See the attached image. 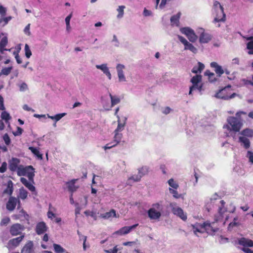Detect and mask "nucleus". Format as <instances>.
<instances>
[{
  "mask_svg": "<svg viewBox=\"0 0 253 253\" xmlns=\"http://www.w3.org/2000/svg\"><path fill=\"white\" fill-rule=\"evenodd\" d=\"M246 113L243 111L238 112L236 113L237 117H230L227 119V123L223 126L224 129H227L230 131L235 132H239L243 126L242 120L238 118L241 115H246Z\"/></svg>",
  "mask_w": 253,
  "mask_h": 253,
  "instance_id": "1",
  "label": "nucleus"
},
{
  "mask_svg": "<svg viewBox=\"0 0 253 253\" xmlns=\"http://www.w3.org/2000/svg\"><path fill=\"white\" fill-rule=\"evenodd\" d=\"M164 207L162 201L153 204L148 211V216L150 219L159 220L164 212Z\"/></svg>",
  "mask_w": 253,
  "mask_h": 253,
  "instance_id": "2",
  "label": "nucleus"
},
{
  "mask_svg": "<svg viewBox=\"0 0 253 253\" xmlns=\"http://www.w3.org/2000/svg\"><path fill=\"white\" fill-rule=\"evenodd\" d=\"M212 15L214 17L213 22L215 24L225 21L226 15L224 12L223 7L218 1H213Z\"/></svg>",
  "mask_w": 253,
  "mask_h": 253,
  "instance_id": "3",
  "label": "nucleus"
},
{
  "mask_svg": "<svg viewBox=\"0 0 253 253\" xmlns=\"http://www.w3.org/2000/svg\"><path fill=\"white\" fill-rule=\"evenodd\" d=\"M34 172V169L31 166L25 167L21 166L17 168L18 175L19 176H27L30 181L33 180L35 176Z\"/></svg>",
  "mask_w": 253,
  "mask_h": 253,
  "instance_id": "4",
  "label": "nucleus"
},
{
  "mask_svg": "<svg viewBox=\"0 0 253 253\" xmlns=\"http://www.w3.org/2000/svg\"><path fill=\"white\" fill-rule=\"evenodd\" d=\"M192 85L190 87L189 94H192V92L194 90H198L201 92L203 89V83L202 82V76L200 75H196L191 79Z\"/></svg>",
  "mask_w": 253,
  "mask_h": 253,
  "instance_id": "5",
  "label": "nucleus"
},
{
  "mask_svg": "<svg viewBox=\"0 0 253 253\" xmlns=\"http://www.w3.org/2000/svg\"><path fill=\"white\" fill-rule=\"evenodd\" d=\"M220 205H218V212L219 216L217 217L216 220H219L221 217H223V214L225 212L233 213L235 211L236 208L234 205L230 204L228 205V209H227L224 207L225 202L223 200L219 201Z\"/></svg>",
  "mask_w": 253,
  "mask_h": 253,
  "instance_id": "6",
  "label": "nucleus"
},
{
  "mask_svg": "<svg viewBox=\"0 0 253 253\" xmlns=\"http://www.w3.org/2000/svg\"><path fill=\"white\" fill-rule=\"evenodd\" d=\"M235 95L236 94L234 93H231L230 86H227L220 90L219 92L215 94V96L216 98L228 100L234 98Z\"/></svg>",
  "mask_w": 253,
  "mask_h": 253,
  "instance_id": "7",
  "label": "nucleus"
},
{
  "mask_svg": "<svg viewBox=\"0 0 253 253\" xmlns=\"http://www.w3.org/2000/svg\"><path fill=\"white\" fill-rule=\"evenodd\" d=\"M180 31L182 34L185 35L187 37L190 42H195L198 38L194 31L190 27L181 28Z\"/></svg>",
  "mask_w": 253,
  "mask_h": 253,
  "instance_id": "8",
  "label": "nucleus"
},
{
  "mask_svg": "<svg viewBox=\"0 0 253 253\" xmlns=\"http://www.w3.org/2000/svg\"><path fill=\"white\" fill-rule=\"evenodd\" d=\"M197 32L199 34V42L201 44L208 43L211 40V35L208 33L205 32L203 28H199L198 29Z\"/></svg>",
  "mask_w": 253,
  "mask_h": 253,
  "instance_id": "9",
  "label": "nucleus"
},
{
  "mask_svg": "<svg viewBox=\"0 0 253 253\" xmlns=\"http://www.w3.org/2000/svg\"><path fill=\"white\" fill-rule=\"evenodd\" d=\"M116 72L119 83L126 82V78L125 75V70L126 66L121 63L117 64L116 66Z\"/></svg>",
  "mask_w": 253,
  "mask_h": 253,
  "instance_id": "10",
  "label": "nucleus"
},
{
  "mask_svg": "<svg viewBox=\"0 0 253 253\" xmlns=\"http://www.w3.org/2000/svg\"><path fill=\"white\" fill-rule=\"evenodd\" d=\"M179 41L184 45V50H189L194 54L198 52V49L185 38L181 36H178Z\"/></svg>",
  "mask_w": 253,
  "mask_h": 253,
  "instance_id": "11",
  "label": "nucleus"
},
{
  "mask_svg": "<svg viewBox=\"0 0 253 253\" xmlns=\"http://www.w3.org/2000/svg\"><path fill=\"white\" fill-rule=\"evenodd\" d=\"M170 207L171 208L172 211L174 214L177 215L183 220H186V214L184 212L183 210L181 208L176 206V203H170Z\"/></svg>",
  "mask_w": 253,
  "mask_h": 253,
  "instance_id": "12",
  "label": "nucleus"
},
{
  "mask_svg": "<svg viewBox=\"0 0 253 253\" xmlns=\"http://www.w3.org/2000/svg\"><path fill=\"white\" fill-rule=\"evenodd\" d=\"M114 140L111 143L107 144L104 146L105 150L110 149L113 147L116 146L118 143H119L122 138V134L120 132H117L114 131Z\"/></svg>",
  "mask_w": 253,
  "mask_h": 253,
  "instance_id": "13",
  "label": "nucleus"
},
{
  "mask_svg": "<svg viewBox=\"0 0 253 253\" xmlns=\"http://www.w3.org/2000/svg\"><path fill=\"white\" fill-rule=\"evenodd\" d=\"M20 204V202L18 199L15 197H10L6 204V209L9 211H12L15 208L17 204L18 205V209H19Z\"/></svg>",
  "mask_w": 253,
  "mask_h": 253,
  "instance_id": "14",
  "label": "nucleus"
},
{
  "mask_svg": "<svg viewBox=\"0 0 253 253\" xmlns=\"http://www.w3.org/2000/svg\"><path fill=\"white\" fill-rule=\"evenodd\" d=\"M217 197L218 195L214 194L211 197L207 198L205 200V207L208 211L211 210L213 205L216 202Z\"/></svg>",
  "mask_w": 253,
  "mask_h": 253,
  "instance_id": "15",
  "label": "nucleus"
},
{
  "mask_svg": "<svg viewBox=\"0 0 253 253\" xmlns=\"http://www.w3.org/2000/svg\"><path fill=\"white\" fill-rule=\"evenodd\" d=\"M95 67L101 70L103 74L107 77L108 80L112 79V75L107 63H103L100 65H96Z\"/></svg>",
  "mask_w": 253,
  "mask_h": 253,
  "instance_id": "16",
  "label": "nucleus"
},
{
  "mask_svg": "<svg viewBox=\"0 0 253 253\" xmlns=\"http://www.w3.org/2000/svg\"><path fill=\"white\" fill-rule=\"evenodd\" d=\"M138 224H135L130 226H125L121 228L119 230L116 231L113 233V235H123L129 233L132 229H134L138 226Z\"/></svg>",
  "mask_w": 253,
  "mask_h": 253,
  "instance_id": "17",
  "label": "nucleus"
},
{
  "mask_svg": "<svg viewBox=\"0 0 253 253\" xmlns=\"http://www.w3.org/2000/svg\"><path fill=\"white\" fill-rule=\"evenodd\" d=\"M23 230V226L20 224L16 223L11 227L10 232L12 235L16 236L19 234Z\"/></svg>",
  "mask_w": 253,
  "mask_h": 253,
  "instance_id": "18",
  "label": "nucleus"
},
{
  "mask_svg": "<svg viewBox=\"0 0 253 253\" xmlns=\"http://www.w3.org/2000/svg\"><path fill=\"white\" fill-rule=\"evenodd\" d=\"M24 237V235H22L9 241L7 244L8 248L12 249L17 247L23 239Z\"/></svg>",
  "mask_w": 253,
  "mask_h": 253,
  "instance_id": "19",
  "label": "nucleus"
},
{
  "mask_svg": "<svg viewBox=\"0 0 253 253\" xmlns=\"http://www.w3.org/2000/svg\"><path fill=\"white\" fill-rule=\"evenodd\" d=\"M192 227L193 232L198 236H199V234L205 232L204 223L203 224L200 223H196L192 225Z\"/></svg>",
  "mask_w": 253,
  "mask_h": 253,
  "instance_id": "20",
  "label": "nucleus"
},
{
  "mask_svg": "<svg viewBox=\"0 0 253 253\" xmlns=\"http://www.w3.org/2000/svg\"><path fill=\"white\" fill-rule=\"evenodd\" d=\"M211 67L214 69V72L218 77H220L221 75L224 73V70L220 65H218L215 62H212L210 64Z\"/></svg>",
  "mask_w": 253,
  "mask_h": 253,
  "instance_id": "21",
  "label": "nucleus"
},
{
  "mask_svg": "<svg viewBox=\"0 0 253 253\" xmlns=\"http://www.w3.org/2000/svg\"><path fill=\"white\" fill-rule=\"evenodd\" d=\"M47 227L44 222L38 223L36 227V231L38 235L43 234L46 231Z\"/></svg>",
  "mask_w": 253,
  "mask_h": 253,
  "instance_id": "22",
  "label": "nucleus"
},
{
  "mask_svg": "<svg viewBox=\"0 0 253 253\" xmlns=\"http://www.w3.org/2000/svg\"><path fill=\"white\" fill-rule=\"evenodd\" d=\"M214 223H211L208 222L204 223L205 232H207L209 234L213 233L217 231V228L213 227Z\"/></svg>",
  "mask_w": 253,
  "mask_h": 253,
  "instance_id": "23",
  "label": "nucleus"
},
{
  "mask_svg": "<svg viewBox=\"0 0 253 253\" xmlns=\"http://www.w3.org/2000/svg\"><path fill=\"white\" fill-rule=\"evenodd\" d=\"M101 103L105 110H110L111 109V103H110L109 98L104 95L101 97Z\"/></svg>",
  "mask_w": 253,
  "mask_h": 253,
  "instance_id": "24",
  "label": "nucleus"
},
{
  "mask_svg": "<svg viewBox=\"0 0 253 253\" xmlns=\"http://www.w3.org/2000/svg\"><path fill=\"white\" fill-rule=\"evenodd\" d=\"M21 253H34L33 242L28 241L23 247Z\"/></svg>",
  "mask_w": 253,
  "mask_h": 253,
  "instance_id": "25",
  "label": "nucleus"
},
{
  "mask_svg": "<svg viewBox=\"0 0 253 253\" xmlns=\"http://www.w3.org/2000/svg\"><path fill=\"white\" fill-rule=\"evenodd\" d=\"M8 43V39L7 37H3L0 41V51L1 53H3L4 51L8 50L10 51L11 49H7L4 47L6 46Z\"/></svg>",
  "mask_w": 253,
  "mask_h": 253,
  "instance_id": "26",
  "label": "nucleus"
},
{
  "mask_svg": "<svg viewBox=\"0 0 253 253\" xmlns=\"http://www.w3.org/2000/svg\"><path fill=\"white\" fill-rule=\"evenodd\" d=\"M239 142L241 145L245 148L248 149L250 146V142L247 138L244 136H240L239 138Z\"/></svg>",
  "mask_w": 253,
  "mask_h": 253,
  "instance_id": "27",
  "label": "nucleus"
},
{
  "mask_svg": "<svg viewBox=\"0 0 253 253\" xmlns=\"http://www.w3.org/2000/svg\"><path fill=\"white\" fill-rule=\"evenodd\" d=\"M56 211L57 209L50 204L49 205L48 211L47 213L48 218L50 219H53V217H55V212Z\"/></svg>",
  "mask_w": 253,
  "mask_h": 253,
  "instance_id": "28",
  "label": "nucleus"
},
{
  "mask_svg": "<svg viewBox=\"0 0 253 253\" xmlns=\"http://www.w3.org/2000/svg\"><path fill=\"white\" fill-rule=\"evenodd\" d=\"M180 13H178L176 15L172 16L170 18L171 25L172 26H178L179 24V18Z\"/></svg>",
  "mask_w": 253,
  "mask_h": 253,
  "instance_id": "29",
  "label": "nucleus"
},
{
  "mask_svg": "<svg viewBox=\"0 0 253 253\" xmlns=\"http://www.w3.org/2000/svg\"><path fill=\"white\" fill-rule=\"evenodd\" d=\"M100 216L106 219H110L112 217H116V211L114 210H111L109 212L101 214Z\"/></svg>",
  "mask_w": 253,
  "mask_h": 253,
  "instance_id": "30",
  "label": "nucleus"
},
{
  "mask_svg": "<svg viewBox=\"0 0 253 253\" xmlns=\"http://www.w3.org/2000/svg\"><path fill=\"white\" fill-rule=\"evenodd\" d=\"M109 96L111 99V108L120 102L121 100L119 96L117 95H113L110 93H109Z\"/></svg>",
  "mask_w": 253,
  "mask_h": 253,
  "instance_id": "31",
  "label": "nucleus"
},
{
  "mask_svg": "<svg viewBox=\"0 0 253 253\" xmlns=\"http://www.w3.org/2000/svg\"><path fill=\"white\" fill-rule=\"evenodd\" d=\"M205 68L204 65L201 63L198 62L197 65H195L192 69V72L195 74L201 73Z\"/></svg>",
  "mask_w": 253,
  "mask_h": 253,
  "instance_id": "32",
  "label": "nucleus"
},
{
  "mask_svg": "<svg viewBox=\"0 0 253 253\" xmlns=\"http://www.w3.org/2000/svg\"><path fill=\"white\" fill-rule=\"evenodd\" d=\"M76 181V179H73L66 183L69 191L71 192L75 191L78 188V187L75 185Z\"/></svg>",
  "mask_w": 253,
  "mask_h": 253,
  "instance_id": "33",
  "label": "nucleus"
},
{
  "mask_svg": "<svg viewBox=\"0 0 253 253\" xmlns=\"http://www.w3.org/2000/svg\"><path fill=\"white\" fill-rule=\"evenodd\" d=\"M21 217H23L26 220H28L29 218L28 214L23 209L20 211L19 214H15L12 216V217L15 219H20Z\"/></svg>",
  "mask_w": 253,
  "mask_h": 253,
  "instance_id": "34",
  "label": "nucleus"
},
{
  "mask_svg": "<svg viewBox=\"0 0 253 253\" xmlns=\"http://www.w3.org/2000/svg\"><path fill=\"white\" fill-rule=\"evenodd\" d=\"M13 191V183L11 180H9L7 182L6 188L4 189L3 193L11 195L12 194Z\"/></svg>",
  "mask_w": 253,
  "mask_h": 253,
  "instance_id": "35",
  "label": "nucleus"
},
{
  "mask_svg": "<svg viewBox=\"0 0 253 253\" xmlns=\"http://www.w3.org/2000/svg\"><path fill=\"white\" fill-rule=\"evenodd\" d=\"M29 149L40 160L42 159V155L40 153L38 148L29 147Z\"/></svg>",
  "mask_w": 253,
  "mask_h": 253,
  "instance_id": "36",
  "label": "nucleus"
},
{
  "mask_svg": "<svg viewBox=\"0 0 253 253\" xmlns=\"http://www.w3.org/2000/svg\"><path fill=\"white\" fill-rule=\"evenodd\" d=\"M12 17L11 16H3L1 17V18H0V25L2 27L6 25L8 22L12 19Z\"/></svg>",
  "mask_w": 253,
  "mask_h": 253,
  "instance_id": "37",
  "label": "nucleus"
},
{
  "mask_svg": "<svg viewBox=\"0 0 253 253\" xmlns=\"http://www.w3.org/2000/svg\"><path fill=\"white\" fill-rule=\"evenodd\" d=\"M205 75L208 76V79L209 82L213 83L217 80L215 74L211 72L210 71H206L205 72Z\"/></svg>",
  "mask_w": 253,
  "mask_h": 253,
  "instance_id": "38",
  "label": "nucleus"
},
{
  "mask_svg": "<svg viewBox=\"0 0 253 253\" xmlns=\"http://www.w3.org/2000/svg\"><path fill=\"white\" fill-rule=\"evenodd\" d=\"M66 115V113H60L55 115L54 116H50L48 114L47 115V116L48 118H50L53 120H54L55 123L59 121L61 118L64 117Z\"/></svg>",
  "mask_w": 253,
  "mask_h": 253,
  "instance_id": "39",
  "label": "nucleus"
},
{
  "mask_svg": "<svg viewBox=\"0 0 253 253\" xmlns=\"http://www.w3.org/2000/svg\"><path fill=\"white\" fill-rule=\"evenodd\" d=\"M27 196L28 192L23 187L20 188L19 189L18 198L22 200H25L27 198Z\"/></svg>",
  "mask_w": 253,
  "mask_h": 253,
  "instance_id": "40",
  "label": "nucleus"
},
{
  "mask_svg": "<svg viewBox=\"0 0 253 253\" xmlns=\"http://www.w3.org/2000/svg\"><path fill=\"white\" fill-rule=\"evenodd\" d=\"M1 118L2 120L5 121V123L8 125V126H9L10 124L9 120L11 119V117L10 116L9 114L7 112L3 111L1 114Z\"/></svg>",
  "mask_w": 253,
  "mask_h": 253,
  "instance_id": "41",
  "label": "nucleus"
},
{
  "mask_svg": "<svg viewBox=\"0 0 253 253\" xmlns=\"http://www.w3.org/2000/svg\"><path fill=\"white\" fill-rule=\"evenodd\" d=\"M118 120V126L117 128L114 131L117 132H120L124 129L125 123H121L120 118L118 116H117Z\"/></svg>",
  "mask_w": 253,
  "mask_h": 253,
  "instance_id": "42",
  "label": "nucleus"
},
{
  "mask_svg": "<svg viewBox=\"0 0 253 253\" xmlns=\"http://www.w3.org/2000/svg\"><path fill=\"white\" fill-rule=\"evenodd\" d=\"M240 133L243 136L252 137L253 136V130L250 128H246L242 131Z\"/></svg>",
  "mask_w": 253,
  "mask_h": 253,
  "instance_id": "43",
  "label": "nucleus"
},
{
  "mask_svg": "<svg viewBox=\"0 0 253 253\" xmlns=\"http://www.w3.org/2000/svg\"><path fill=\"white\" fill-rule=\"evenodd\" d=\"M125 8V6L124 5L119 6L117 10L118 12V14L117 16V18L121 19L122 18L124 14V9Z\"/></svg>",
  "mask_w": 253,
  "mask_h": 253,
  "instance_id": "44",
  "label": "nucleus"
},
{
  "mask_svg": "<svg viewBox=\"0 0 253 253\" xmlns=\"http://www.w3.org/2000/svg\"><path fill=\"white\" fill-rule=\"evenodd\" d=\"M53 246L56 253H64L66 252L65 250L59 245L54 244Z\"/></svg>",
  "mask_w": 253,
  "mask_h": 253,
  "instance_id": "45",
  "label": "nucleus"
},
{
  "mask_svg": "<svg viewBox=\"0 0 253 253\" xmlns=\"http://www.w3.org/2000/svg\"><path fill=\"white\" fill-rule=\"evenodd\" d=\"M149 171V168L146 166H144L138 169V174L142 177L146 174Z\"/></svg>",
  "mask_w": 253,
  "mask_h": 253,
  "instance_id": "46",
  "label": "nucleus"
},
{
  "mask_svg": "<svg viewBox=\"0 0 253 253\" xmlns=\"http://www.w3.org/2000/svg\"><path fill=\"white\" fill-rule=\"evenodd\" d=\"M168 183H169V186L170 187V188H171L172 189H177V188L178 187V184L172 178L170 179L168 181Z\"/></svg>",
  "mask_w": 253,
  "mask_h": 253,
  "instance_id": "47",
  "label": "nucleus"
},
{
  "mask_svg": "<svg viewBox=\"0 0 253 253\" xmlns=\"http://www.w3.org/2000/svg\"><path fill=\"white\" fill-rule=\"evenodd\" d=\"M31 181L33 182V181H30L28 183V184L25 186L30 191L33 192V193L36 194V188L33 185V183L31 182Z\"/></svg>",
  "mask_w": 253,
  "mask_h": 253,
  "instance_id": "48",
  "label": "nucleus"
},
{
  "mask_svg": "<svg viewBox=\"0 0 253 253\" xmlns=\"http://www.w3.org/2000/svg\"><path fill=\"white\" fill-rule=\"evenodd\" d=\"M12 69V66L3 68L1 71V74L7 76L10 74Z\"/></svg>",
  "mask_w": 253,
  "mask_h": 253,
  "instance_id": "49",
  "label": "nucleus"
},
{
  "mask_svg": "<svg viewBox=\"0 0 253 253\" xmlns=\"http://www.w3.org/2000/svg\"><path fill=\"white\" fill-rule=\"evenodd\" d=\"M24 50L26 57L27 58H29L32 55V52L29 45L27 44H25Z\"/></svg>",
  "mask_w": 253,
  "mask_h": 253,
  "instance_id": "50",
  "label": "nucleus"
},
{
  "mask_svg": "<svg viewBox=\"0 0 253 253\" xmlns=\"http://www.w3.org/2000/svg\"><path fill=\"white\" fill-rule=\"evenodd\" d=\"M237 220L238 217H235L234 218V221L229 224V226L228 227V229L229 230H231L234 227L238 226L239 223L237 222Z\"/></svg>",
  "mask_w": 253,
  "mask_h": 253,
  "instance_id": "51",
  "label": "nucleus"
},
{
  "mask_svg": "<svg viewBox=\"0 0 253 253\" xmlns=\"http://www.w3.org/2000/svg\"><path fill=\"white\" fill-rule=\"evenodd\" d=\"M18 86L20 91H25L28 89V85L25 83H21L19 84Z\"/></svg>",
  "mask_w": 253,
  "mask_h": 253,
  "instance_id": "52",
  "label": "nucleus"
},
{
  "mask_svg": "<svg viewBox=\"0 0 253 253\" xmlns=\"http://www.w3.org/2000/svg\"><path fill=\"white\" fill-rule=\"evenodd\" d=\"M247 49L249 50L248 53L249 54H253V40L247 43Z\"/></svg>",
  "mask_w": 253,
  "mask_h": 253,
  "instance_id": "53",
  "label": "nucleus"
},
{
  "mask_svg": "<svg viewBox=\"0 0 253 253\" xmlns=\"http://www.w3.org/2000/svg\"><path fill=\"white\" fill-rule=\"evenodd\" d=\"M141 178V175L137 174H134L128 179V181L133 180L134 182L139 181Z\"/></svg>",
  "mask_w": 253,
  "mask_h": 253,
  "instance_id": "54",
  "label": "nucleus"
},
{
  "mask_svg": "<svg viewBox=\"0 0 253 253\" xmlns=\"http://www.w3.org/2000/svg\"><path fill=\"white\" fill-rule=\"evenodd\" d=\"M169 192L172 194L173 196L176 199L179 198L180 197V195L178 193L176 189H172L171 188H169Z\"/></svg>",
  "mask_w": 253,
  "mask_h": 253,
  "instance_id": "55",
  "label": "nucleus"
},
{
  "mask_svg": "<svg viewBox=\"0 0 253 253\" xmlns=\"http://www.w3.org/2000/svg\"><path fill=\"white\" fill-rule=\"evenodd\" d=\"M121 249L122 248H118L117 246H116L113 250H105L104 252L106 253H117L118 251Z\"/></svg>",
  "mask_w": 253,
  "mask_h": 253,
  "instance_id": "56",
  "label": "nucleus"
},
{
  "mask_svg": "<svg viewBox=\"0 0 253 253\" xmlns=\"http://www.w3.org/2000/svg\"><path fill=\"white\" fill-rule=\"evenodd\" d=\"M7 12V8L2 5H0V14L1 17L5 16Z\"/></svg>",
  "mask_w": 253,
  "mask_h": 253,
  "instance_id": "57",
  "label": "nucleus"
},
{
  "mask_svg": "<svg viewBox=\"0 0 253 253\" xmlns=\"http://www.w3.org/2000/svg\"><path fill=\"white\" fill-rule=\"evenodd\" d=\"M172 111V109L169 107H166L162 109V112L164 114L168 115Z\"/></svg>",
  "mask_w": 253,
  "mask_h": 253,
  "instance_id": "58",
  "label": "nucleus"
},
{
  "mask_svg": "<svg viewBox=\"0 0 253 253\" xmlns=\"http://www.w3.org/2000/svg\"><path fill=\"white\" fill-rule=\"evenodd\" d=\"M247 157L249 159V161L253 164V153L248 151L247 154Z\"/></svg>",
  "mask_w": 253,
  "mask_h": 253,
  "instance_id": "59",
  "label": "nucleus"
},
{
  "mask_svg": "<svg viewBox=\"0 0 253 253\" xmlns=\"http://www.w3.org/2000/svg\"><path fill=\"white\" fill-rule=\"evenodd\" d=\"M3 140L6 145H9L10 143V139L7 134H5L3 136Z\"/></svg>",
  "mask_w": 253,
  "mask_h": 253,
  "instance_id": "60",
  "label": "nucleus"
},
{
  "mask_svg": "<svg viewBox=\"0 0 253 253\" xmlns=\"http://www.w3.org/2000/svg\"><path fill=\"white\" fill-rule=\"evenodd\" d=\"M10 221V218L8 217H5L2 218L0 224L1 225H7Z\"/></svg>",
  "mask_w": 253,
  "mask_h": 253,
  "instance_id": "61",
  "label": "nucleus"
},
{
  "mask_svg": "<svg viewBox=\"0 0 253 253\" xmlns=\"http://www.w3.org/2000/svg\"><path fill=\"white\" fill-rule=\"evenodd\" d=\"M30 24H28L24 28V32L27 36H30L31 32L30 30Z\"/></svg>",
  "mask_w": 253,
  "mask_h": 253,
  "instance_id": "62",
  "label": "nucleus"
},
{
  "mask_svg": "<svg viewBox=\"0 0 253 253\" xmlns=\"http://www.w3.org/2000/svg\"><path fill=\"white\" fill-rule=\"evenodd\" d=\"M7 168V164L5 162H3L1 167H0V172L3 173L5 172Z\"/></svg>",
  "mask_w": 253,
  "mask_h": 253,
  "instance_id": "63",
  "label": "nucleus"
},
{
  "mask_svg": "<svg viewBox=\"0 0 253 253\" xmlns=\"http://www.w3.org/2000/svg\"><path fill=\"white\" fill-rule=\"evenodd\" d=\"M248 247H245L242 248V250L246 253H253V251L248 248Z\"/></svg>",
  "mask_w": 253,
  "mask_h": 253,
  "instance_id": "64",
  "label": "nucleus"
}]
</instances>
